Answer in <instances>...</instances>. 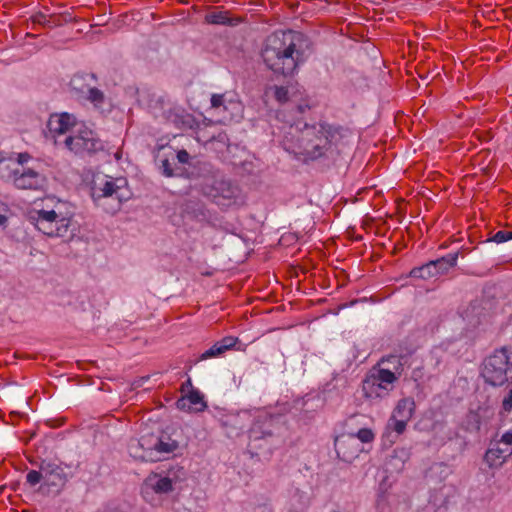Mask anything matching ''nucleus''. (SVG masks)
<instances>
[{"mask_svg":"<svg viewBox=\"0 0 512 512\" xmlns=\"http://www.w3.org/2000/svg\"><path fill=\"white\" fill-rule=\"evenodd\" d=\"M312 53L309 38L301 32L276 31L267 37L261 51L265 66L275 74L292 76Z\"/></svg>","mask_w":512,"mask_h":512,"instance_id":"obj_1","label":"nucleus"},{"mask_svg":"<svg viewBox=\"0 0 512 512\" xmlns=\"http://www.w3.org/2000/svg\"><path fill=\"white\" fill-rule=\"evenodd\" d=\"M350 131L340 125L322 124V172L346 167L345 149Z\"/></svg>","mask_w":512,"mask_h":512,"instance_id":"obj_2","label":"nucleus"},{"mask_svg":"<svg viewBox=\"0 0 512 512\" xmlns=\"http://www.w3.org/2000/svg\"><path fill=\"white\" fill-rule=\"evenodd\" d=\"M0 179L19 190L43 191L48 186L44 173L33 168L20 171L13 156L0 158Z\"/></svg>","mask_w":512,"mask_h":512,"instance_id":"obj_3","label":"nucleus"},{"mask_svg":"<svg viewBox=\"0 0 512 512\" xmlns=\"http://www.w3.org/2000/svg\"><path fill=\"white\" fill-rule=\"evenodd\" d=\"M482 377L494 387H501L512 381V348L503 346L483 361Z\"/></svg>","mask_w":512,"mask_h":512,"instance_id":"obj_4","label":"nucleus"},{"mask_svg":"<svg viewBox=\"0 0 512 512\" xmlns=\"http://www.w3.org/2000/svg\"><path fill=\"white\" fill-rule=\"evenodd\" d=\"M178 443L170 437L148 438L141 437L140 440L129 445L130 454L142 461H160L166 454L174 452Z\"/></svg>","mask_w":512,"mask_h":512,"instance_id":"obj_5","label":"nucleus"},{"mask_svg":"<svg viewBox=\"0 0 512 512\" xmlns=\"http://www.w3.org/2000/svg\"><path fill=\"white\" fill-rule=\"evenodd\" d=\"M91 195L95 202L104 198L116 200L115 209H119L122 202L129 198L127 181L125 178H113L108 175L98 176L93 181Z\"/></svg>","mask_w":512,"mask_h":512,"instance_id":"obj_6","label":"nucleus"},{"mask_svg":"<svg viewBox=\"0 0 512 512\" xmlns=\"http://www.w3.org/2000/svg\"><path fill=\"white\" fill-rule=\"evenodd\" d=\"M28 219L37 230L49 237L66 236L70 222L69 219L60 217L53 209L33 210L29 213Z\"/></svg>","mask_w":512,"mask_h":512,"instance_id":"obj_7","label":"nucleus"},{"mask_svg":"<svg viewBox=\"0 0 512 512\" xmlns=\"http://www.w3.org/2000/svg\"><path fill=\"white\" fill-rule=\"evenodd\" d=\"M60 147L76 155H85L102 149V144L93 131L87 128L76 127L71 134L63 138Z\"/></svg>","mask_w":512,"mask_h":512,"instance_id":"obj_8","label":"nucleus"},{"mask_svg":"<svg viewBox=\"0 0 512 512\" xmlns=\"http://www.w3.org/2000/svg\"><path fill=\"white\" fill-rule=\"evenodd\" d=\"M77 127L76 119L67 112L52 114L47 122L46 137L52 139L57 146L62 145L63 138Z\"/></svg>","mask_w":512,"mask_h":512,"instance_id":"obj_9","label":"nucleus"},{"mask_svg":"<svg viewBox=\"0 0 512 512\" xmlns=\"http://www.w3.org/2000/svg\"><path fill=\"white\" fill-rule=\"evenodd\" d=\"M398 377L399 376L393 373L389 368H381L372 379L365 382L364 389L367 393H370V395L375 393L377 397H384L392 390L393 383Z\"/></svg>","mask_w":512,"mask_h":512,"instance_id":"obj_10","label":"nucleus"},{"mask_svg":"<svg viewBox=\"0 0 512 512\" xmlns=\"http://www.w3.org/2000/svg\"><path fill=\"white\" fill-rule=\"evenodd\" d=\"M87 78H89L91 80L95 79L93 74H91V75H75L72 78L70 84H71L73 90H75L79 94V96H81V97L85 98L86 100H88L89 102H91L95 108L102 109L103 105L105 103V95L101 90H99L95 87H90V86L85 87L84 82L86 81Z\"/></svg>","mask_w":512,"mask_h":512,"instance_id":"obj_11","label":"nucleus"},{"mask_svg":"<svg viewBox=\"0 0 512 512\" xmlns=\"http://www.w3.org/2000/svg\"><path fill=\"white\" fill-rule=\"evenodd\" d=\"M334 446L337 457L347 463H351L356 459L363 450L354 434L337 436Z\"/></svg>","mask_w":512,"mask_h":512,"instance_id":"obj_12","label":"nucleus"},{"mask_svg":"<svg viewBox=\"0 0 512 512\" xmlns=\"http://www.w3.org/2000/svg\"><path fill=\"white\" fill-rule=\"evenodd\" d=\"M40 470L43 471L44 486L54 487L59 492L66 484L68 478L64 469L54 461L42 460L39 464Z\"/></svg>","mask_w":512,"mask_h":512,"instance_id":"obj_13","label":"nucleus"},{"mask_svg":"<svg viewBox=\"0 0 512 512\" xmlns=\"http://www.w3.org/2000/svg\"><path fill=\"white\" fill-rule=\"evenodd\" d=\"M211 195L218 205L230 206L237 203L240 196V190L228 180H219L215 182Z\"/></svg>","mask_w":512,"mask_h":512,"instance_id":"obj_14","label":"nucleus"},{"mask_svg":"<svg viewBox=\"0 0 512 512\" xmlns=\"http://www.w3.org/2000/svg\"><path fill=\"white\" fill-rule=\"evenodd\" d=\"M512 455V448L504 447L500 442L492 441L484 455V461L490 468L501 467Z\"/></svg>","mask_w":512,"mask_h":512,"instance_id":"obj_15","label":"nucleus"},{"mask_svg":"<svg viewBox=\"0 0 512 512\" xmlns=\"http://www.w3.org/2000/svg\"><path fill=\"white\" fill-rule=\"evenodd\" d=\"M177 407L184 411L201 412L207 408L203 394L198 390H192L188 395L176 402Z\"/></svg>","mask_w":512,"mask_h":512,"instance_id":"obj_16","label":"nucleus"},{"mask_svg":"<svg viewBox=\"0 0 512 512\" xmlns=\"http://www.w3.org/2000/svg\"><path fill=\"white\" fill-rule=\"evenodd\" d=\"M237 342V337L226 336L221 340L217 341L215 344H213L209 349L204 351L199 359L207 360L210 358L219 357L223 355L226 351L232 349L237 344Z\"/></svg>","mask_w":512,"mask_h":512,"instance_id":"obj_17","label":"nucleus"},{"mask_svg":"<svg viewBox=\"0 0 512 512\" xmlns=\"http://www.w3.org/2000/svg\"><path fill=\"white\" fill-rule=\"evenodd\" d=\"M173 483L174 479L170 475L160 476L158 474H151L145 480V486L158 494L172 491Z\"/></svg>","mask_w":512,"mask_h":512,"instance_id":"obj_18","label":"nucleus"},{"mask_svg":"<svg viewBox=\"0 0 512 512\" xmlns=\"http://www.w3.org/2000/svg\"><path fill=\"white\" fill-rule=\"evenodd\" d=\"M415 411V401L413 398L400 399L392 413V416L410 421Z\"/></svg>","mask_w":512,"mask_h":512,"instance_id":"obj_19","label":"nucleus"},{"mask_svg":"<svg viewBox=\"0 0 512 512\" xmlns=\"http://www.w3.org/2000/svg\"><path fill=\"white\" fill-rule=\"evenodd\" d=\"M264 426L265 423L255 422L249 430L250 445L253 448L261 447V445L256 444L258 441L266 440L267 438L272 437V432L268 429H265Z\"/></svg>","mask_w":512,"mask_h":512,"instance_id":"obj_20","label":"nucleus"},{"mask_svg":"<svg viewBox=\"0 0 512 512\" xmlns=\"http://www.w3.org/2000/svg\"><path fill=\"white\" fill-rule=\"evenodd\" d=\"M168 120L174 123L175 126L179 129L192 128L194 122L192 115L186 113L184 110L170 111L168 115Z\"/></svg>","mask_w":512,"mask_h":512,"instance_id":"obj_21","label":"nucleus"},{"mask_svg":"<svg viewBox=\"0 0 512 512\" xmlns=\"http://www.w3.org/2000/svg\"><path fill=\"white\" fill-rule=\"evenodd\" d=\"M458 253H451L437 260L431 261L435 265L437 276L446 274L457 263Z\"/></svg>","mask_w":512,"mask_h":512,"instance_id":"obj_22","label":"nucleus"},{"mask_svg":"<svg viewBox=\"0 0 512 512\" xmlns=\"http://www.w3.org/2000/svg\"><path fill=\"white\" fill-rule=\"evenodd\" d=\"M410 276L413 278H419L424 280L438 277L437 271L435 270V265L432 264L431 261L420 267L413 268L410 271Z\"/></svg>","mask_w":512,"mask_h":512,"instance_id":"obj_23","label":"nucleus"},{"mask_svg":"<svg viewBox=\"0 0 512 512\" xmlns=\"http://www.w3.org/2000/svg\"><path fill=\"white\" fill-rule=\"evenodd\" d=\"M404 359H405V357H403V356L390 355L386 358H383L382 363L389 364L388 368L393 373H396V375L400 376L403 372V362L402 361Z\"/></svg>","mask_w":512,"mask_h":512,"instance_id":"obj_24","label":"nucleus"},{"mask_svg":"<svg viewBox=\"0 0 512 512\" xmlns=\"http://www.w3.org/2000/svg\"><path fill=\"white\" fill-rule=\"evenodd\" d=\"M206 21L216 25H230L231 21L226 12H215L206 16Z\"/></svg>","mask_w":512,"mask_h":512,"instance_id":"obj_25","label":"nucleus"},{"mask_svg":"<svg viewBox=\"0 0 512 512\" xmlns=\"http://www.w3.org/2000/svg\"><path fill=\"white\" fill-rule=\"evenodd\" d=\"M408 422V420L391 415L387 423V428L394 430L398 435H400L405 431Z\"/></svg>","mask_w":512,"mask_h":512,"instance_id":"obj_26","label":"nucleus"},{"mask_svg":"<svg viewBox=\"0 0 512 512\" xmlns=\"http://www.w3.org/2000/svg\"><path fill=\"white\" fill-rule=\"evenodd\" d=\"M354 436L359 443H371L375 438L373 431L369 428L360 429Z\"/></svg>","mask_w":512,"mask_h":512,"instance_id":"obj_27","label":"nucleus"},{"mask_svg":"<svg viewBox=\"0 0 512 512\" xmlns=\"http://www.w3.org/2000/svg\"><path fill=\"white\" fill-rule=\"evenodd\" d=\"M26 481L31 486H35L36 484L40 483L41 481L44 483V476L42 470H30L26 475Z\"/></svg>","mask_w":512,"mask_h":512,"instance_id":"obj_28","label":"nucleus"},{"mask_svg":"<svg viewBox=\"0 0 512 512\" xmlns=\"http://www.w3.org/2000/svg\"><path fill=\"white\" fill-rule=\"evenodd\" d=\"M301 495L295 494L290 500V512H303L306 507V502L302 501Z\"/></svg>","mask_w":512,"mask_h":512,"instance_id":"obj_29","label":"nucleus"},{"mask_svg":"<svg viewBox=\"0 0 512 512\" xmlns=\"http://www.w3.org/2000/svg\"><path fill=\"white\" fill-rule=\"evenodd\" d=\"M274 97L279 103H285L288 101V89L284 86L274 87Z\"/></svg>","mask_w":512,"mask_h":512,"instance_id":"obj_30","label":"nucleus"},{"mask_svg":"<svg viewBox=\"0 0 512 512\" xmlns=\"http://www.w3.org/2000/svg\"><path fill=\"white\" fill-rule=\"evenodd\" d=\"M508 240H512V231L500 230V231L496 232L492 236V238L489 239V241H493L496 243H503Z\"/></svg>","mask_w":512,"mask_h":512,"instance_id":"obj_31","label":"nucleus"},{"mask_svg":"<svg viewBox=\"0 0 512 512\" xmlns=\"http://www.w3.org/2000/svg\"><path fill=\"white\" fill-rule=\"evenodd\" d=\"M31 159V155L27 152L16 153L14 160L19 164V170H27L28 167H24L26 163Z\"/></svg>","mask_w":512,"mask_h":512,"instance_id":"obj_32","label":"nucleus"},{"mask_svg":"<svg viewBox=\"0 0 512 512\" xmlns=\"http://www.w3.org/2000/svg\"><path fill=\"white\" fill-rule=\"evenodd\" d=\"M211 107L214 109H226L224 105V95L223 94H213L211 97Z\"/></svg>","mask_w":512,"mask_h":512,"instance_id":"obj_33","label":"nucleus"},{"mask_svg":"<svg viewBox=\"0 0 512 512\" xmlns=\"http://www.w3.org/2000/svg\"><path fill=\"white\" fill-rule=\"evenodd\" d=\"M502 410L504 412L512 411V389L508 392V394L502 400Z\"/></svg>","mask_w":512,"mask_h":512,"instance_id":"obj_34","label":"nucleus"},{"mask_svg":"<svg viewBox=\"0 0 512 512\" xmlns=\"http://www.w3.org/2000/svg\"><path fill=\"white\" fill-rule=\"evenodd\" d=\"M504 447L512 448V431L505 432L499 440H497Z\"/></svg>","mask_w":512,"mask_h":512,"instance_id":"obj_35","label":"nucleus"},{"mask_svg":"<svg viewBox=\"0 0 512 512\" xmlns=\"http://www.w3.org/2000/svg\"><path fill=\"white\" fill-rule=\"evenodd\" d=\"M161 169H162V173L165 176H167V177L173 176V170L171 168V164L168 159H164L161 161Z\"/></svg>","mask_w":512,"mask_h":512,"instance_id":"obj_36","label":"nucleus"},{"mask_svg":"<svg viewBox=\"0 0 512 512\" xmlns=\"http://www.w3.org/2000/svg\"><path fill=\"white\" fill-rule=\"evenodd\" d=\"M33 22L43 25V26L51 27L50 21L42 13H39V14H36L35 16H33Z\"/></svg>","mask_w":512,"mask_h":512,"instance_id":"obj_37","label":"nucleus"},{"mask_svg":"<svg viewBox=\"0 0 512 512\" xmlns=\"http://www.w3.org/2000/svg\"><path fill=\"white\" fill-rule=\"evenodd\" d=\"M177 159L180 163L186 164L190 159V155L186 150H180L177 153Z\"/></svg>","mask_w":512,"mask_h":512,"instance_id":"obj_38","label":"nucleus"},{"mask_svg":"<svg viewBox=\"0 0 512 512\" xmlns=\"http://www.w3.org/2000/svg\"><path fill=\"white\" fill-rule=\"evenodd\" d=\"M253 512H272V509L269 505L263 504L258 507H256Z\"/></svg>","mask_w":512,"mask_h":512,"instance_id":"obj_39","label":"nucleus"},{"mask_svg":"<svg viewBox=\"0 0 512 512\" xmlns=\"http://www.w3.org/2000/svg\"><path fill=\"white\" fill-rule=\"evenodd\" d=\"M326 508L328 509V512H341L339 508L334 504H330Z\"/></svg>","mask_w":512,"mask_h":512,"instance_id":"obj_40","label":"nucleus"}]
</instances>
